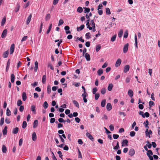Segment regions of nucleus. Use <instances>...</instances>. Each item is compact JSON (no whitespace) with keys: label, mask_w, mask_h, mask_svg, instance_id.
<instances>
[{"label":"nucleus","mask_w":160,"mask_h":160,"mask_svg":"<svg viewBox=\"0 0 160 160\" xmlns=\"http://www.w3.org/2000/svg\"><path fill=\"white\" fill-rule=\"evenodd\" d=\"M129 44L128 43H127L124 46L123 48V52L124 53H126L128 49Z\"/></svg>","instance_id":"nucleus-1"},{"label":"nucleus","mask_w":160,"mask_h":160,"mask_svg":"<svg viewBox=\"0 0 160 160\" xmlns=\"http://www.w3.org/2000/svg\"><path fill=\"white\" fill-rule=\"evenodd\" d=\"M15 48V45L14 44H12L11 45L10 48V54H12Z\"/></svg>","instance_id":"nucleus-2"},{"label":"nucleus","mask_w":160,"mask_h":160,"mask_svg":"<svg viewBox=\"0 0 160 160\" xmlns=\"http://www.w3.org/2000/svg\"><path fill=\"white\" fill-rule=\"evenodd\" d=\"M135 152L134 149H131L129 151L128 154L131 156H133L135 154Z\"/></svg>","instance_id":"nucleus-3"},{"label":"nucleus","mask_w":160,"mask_h":160,"mask_svg":"<svg viewBox=\"0 0 160 160\" xmlns=\"http://www.w3.org/2000/svg\"><path fill=\"white\" fill-rule=\"evenodd\" d=\"M7 30L6 29H4L1 35V37L2 38H4L6 37L7 35Z\"/></svg>","instance_id":"nucleus-4"},{"label":"nucleus","mask_w":160,"mask_h":160,"mask_svg":"<svg viewBox=\"0 0 160 160\" xmlns=\"http://www.w3.org/2000/svg\"><path fill=\"white\" fill-rule=\"evenodd\" d=\"M121 60L120 59L118 58L117 59L115 64V67H118L121 64Z\"/></svg>","instance_id":"nucleus-5"},{"label":"nucleus","mask_w":160,"mask_h":160,"mask_svg":"<svg viewBox=\"0 0 160 160\" xmlns=\"http://www.w3.org/2000/svg\"><path fill=\"white\" fill-rule=\"evenodd\" d=\"M130 67L129 65H126L124 68L123 72L124 73L127 72L129 70Z\"/></svg>","instance_id":"nucleus-6"},{"label":"nucleus","mask_w":160,"mask_h":160,"mask_svg":"<svg viewBox=\"0 0 160 160\" xmlns=\"http://www.w3.org/2000/svg\"><path fill=\"white\" fill-rule=\"evenodd\" d=\"M32 17V14L31 13L29 15V16L28 17V18L27 19L26 23V24L27 25H28L29 24V23H30V22L31 21V19Z\"/></svg>","instance_id":"nucleus-7"},{"label":"nucleus","mask_w":160,"mask_h":160,"mask_svg":"<svg viewBox=\"0 0 160 160\" xmlns=\"http://www.w3.org/2000/svg\"><path fill=\"white\" fill-rule=\"evenodd\" d=\"M128 141L127 139H125L123 140L122 142V146H128Z\"/></svg>","instance_id":"nucleus-8"},{"label":"nucleus","mask_w":160,"mask_h":160,"mask_svg":"<svg viewBox=\"0 0 160 160\" xmlns=\"http://www.w3.org/2000/svg\"><path fill=\"white\" fill-rule=\"evenodd\" d=\"M106 108H107V110L108 111H109L112 109V106L110 103H107V106H106Z\"/></svg>","instance_id":"nucleus-9"},{"label":"nucleus","mask_w":160,"mask_h":160,"mask_svg":"<svg viewBox=\"0 0 160 160\" xmlns=\"http://www.w3.org/2000/svg\"><path fill=\"white\" fill-rule=\"evenodd\" d=\"M86 136L88 137L92 141H93L94 138L88 132L86 134Z\"/></svg>","instance_id":"nucleus-10"},{"label":"nucleus","mask_w":160,"mask_h":160,"mask_svg":"<svg viewBox=\"0 0 160 160\" xmlns=\"http://www.w3.org/2000/svg\"><path fill=\"white\" fill-rule=\"evenodd\" d=\"M84 57L87 61H89L90 60V55L88 53L85 54Z\"/></svg>","instance_id":"nucleus-11"},{"label":"nucleus","mask_w":160,"mask_h":160,"mask_svg":"<svg viewBox=\"0 0 160 160\" xmlns=\"http://www.w3.org/2000/svg\"><path fill=\"white\" fill-rule=\"evenodd\" d=\"M32 139L34 141H35L37 139V136L36 133L33 132L32 135Z\"/></svg>","instance_id":"nucleus-12"},{"label":"nucleus","mask_w":160,"mask_h":160,"mask_svg":"<svg viewBox=\"0 0 160 160\" xmlns=\"http://www.w3.org/2000/svg\"><path fill=\"white\" fill-rule=\"evenodd\" d=\"M35 67H34V71L35 72H36L37 71L38 69V62L37 61H36L35 62Z\"/></svg>","instance_id":"nucleus-13"},{"label":"nucleus","mask_w":160,"mask_h":160,"mask_svg":"<svg viewBox=\"0 0 160 160\" xmlns=\"http://www.w3.org/2000/svg\"><path fill=\"white\" fill-rule=\"evenodd\" d=\"M128 94L130 97L132 98L133 95V92L131 89L129 90L128 92Z\"/></svg>","instance_id":"nucleus-14"},{"label":"nucleus","mask_w":160,"mask_h":160,"mask_svg":"<svg viewBox=\"0 0 160 160\" xmlns=\"http://www.w3.org/2000/svg\"><path fill=\"white\" fill-rule=\"evenodd\" d=\"M27 98V94L25 92H23L22 93V98L24 101H25Z\"/></svg>","instance_id":"nucleus-15"},{"label":"nucleus","mask_w":160,"mask_h":160,"mask_svg":"<svg viewBox=\"0 0 160 160\" xmlns=\"http://www.w3.org/2000/svg\"><path fill=\"white\" fill-rule=\"evenodd\" d=\"M86 94H85V93H83L82 95V96L83 97L84 102L85 103L87 102L88 101L86 98V97H87Z\"/></svg>","instance_id":"nucleus-16"},{"label":"nucleus","mask_w":160,"mask_h":160,"mask_svg":"<svg viewBox=\"0 0 160 160\" xmlns=\"http://www.w3.org/2000/svg\"><path fill=\"white\" fill-rule=\"evenodd\" d=\"M18 127L14 128L12 131V133L14 134L17 133L18 132Z\"/></svg>","instance_id":"nucleus-17"},{"label":"nucleus","mask_w":160,"mask_h":160,"mask_svg":"<svg viewBox=\"0 0 160 160\" xmlns=\"http://www.w3.org/2000/svg\"><path fill=\"white\" fill-rule=\"evenodd\" d=\"M84 25L83 24H82L81 25L80 27H77V31L78 32H80L84 28Z\"/></svg>","instance_id":"nucleus-18"},{"label":"nucleus","mask_w":160,"mask_h":160,"mask_svg":"<svg viewBox=\"0 0 160 160\" xmlns=\"http://www.w3.org/2000/svg\"><path fill=\"white\" fill-rule=\"evenodd\" d=\"M31 110L34 113H36L35 109V106L34 105H32L31 106Z\"/></svg>","instance_id":"nucleus-19"},{"label":"nucleus","mask_w":160,"mask_h":160,"mask_svg":"<svg viewBox=\"0 0 160 160\" xmlns=\"http://www.w3.org/2000/svg\"><path fill=\"white\" fill-rule=\"evenodd\" d=\"M7 128H8L7 126L5 127L4 129L2 130V133L4 135H6L7 134Z\"/></svg>","instance_id":"nucleus-20"},{"label":"nucleus","mask_w":160,"mask_h":160,"mask_svg":"<svg viewBox=\"0 0 160 160\" xmlns=\"http://www.w3.org/2000/svg\"><path fill=\"white\" fill-rule=\"evenodd\" d=\"M38 121L37 120H35L33 122V128H36L38 125Z\"/></svg>","instance_id":"nucleus-21"},{"label":"nucleus","mask_w":160,"mask_h":160,"mask_svg":"<svg viewBox=\"0 0 160 160\" xmlns=\"http://www.w3.org/2000/svg\"><path fill=\"white\" fill-rule=\"evenodd\" d=\"M7 148L6 146L3 145L2 146V151L3 153H5L7 151Z\"/></svg>","instance_id":"nucleus-22"},{"label":"nucleus","mask_w":160,"mask_h":160,"mask_svg":"<svg viewBox=\"0 0 160 160\" xmlns=\"http://www.w3.org/2000/svg\"><path fill=\"white\" fill-rule=\"evenodd\" d=\"M46 75H44L43 76L42 79V83L43 84H44L46 83Z\"/></svg>","instance_id":"nucleus-23"},{"label":"nucleus","mask_w":160,"mask_h":160,"mask_svg":"<svg viewBox=\"0 0 160 160\" xmlns=\"http://www.w3.org/2000/svg\"><path fill=\"white\" fill-rule=\"evenodd\" d=\"M103 71L102 69L101 68L99 69L97 72L98 75L99 76L101 75L103 73Z\"/></svg>","instance_id":"nucleus-24"},{"label":"nucleus","mask_w":160,"mask_h":160,"mask_svg":"<svg viewBox=\"0 0 160 160\" xmlns=\"http://www.w3.org/2000/svg\"><path fill=\"white\" fill-rule=\"evenodd\" d=\"M73 104L77 108H79V105L78 103L75 100H74L72 101Z\"/></svg>","instance_id":"nucleus-25"},{"label":"nucleus","mask_w":160,"mask_h":160,"mask_svg":"<svg viewBox=\"0 0 160 160\" xmlns=\"http://www.w3.org/2000/svg\"><path fill=\"white\" fill-rule=\"evenodd\" d=\"M15 76L13 73L11 74V80L12 83L14 82V81Z\"/></svg>","instance_id":"nucleus-26"},{"label":"nucleus","mask_w":160,"mask_h":160,"mask_svg":"<svg viewBox=\"0 0 160 160\" xmlns=\"http://www.w3.org/2000/svg\"><path fill=\"white\" fill-rule=\"evenodd\" d=\"M113 87V85L112 83H110L109 84L108 88V89L109 91H111Z\"/></svg>","instance_id":"nucleus-27"},{"label":"nucleus","mask_w":160,"mask_h":160,"mask_svg":"<svg viewBox=\"0 0 160 160\" xmlns=\"http://www.w3.org/2000/svg\"><path fill=\"white\" fill-rule=\"evenodd\" d=\"M106 100L104 99L101 102V106L102 107H105L106 104Z\"/></svg>","instance_id":"nucleus-28"},{"label":"nucleus","mask_w":160,"mask_h":160,"mask_svg":"<svg viewBox=\"0 0 160 160\" xmlns=\"http://www.w3.org/2000/svg\"><path fill=\"white\" fill-rule=\"evenodd\" d=\"M8 51H6L4 52L3 54V57L4 58H6L8 57Z\"/></svg>","instance_id":"nucleus-29"},{"label":"nucleus","mask_w":160,"mask_h":160,"mask_svg":"<svg viewBox=\"0 0 160 160\" xmlns=\"http://www.w3.org/2000/svg\"><path fill=\"white\" fill-rule=\"evenodd\" d=\"M101 46L100 44L97 45L96 48V50L97 52H98L100 49Z\"/></svg>","instance_id":"nucleus-30"},{"label":"nucleus","mask_w":160,"mask_h":160,"mask_svg":"<svg viewBox=\"0 0 160 160\" xmlns=\"http://www.w3.org/2000/svg\"><path fill=\"white\" fill-rule=\"evenodd\" d=\"M147 155L148 156L152 155H153V153L152 150H149L148 151Z\"/></svg>","instance_id":"nucleus-31"},{"label":"nucleus","mask_w":160,"mask_h":160,"mask_svg":"<svg viewBox=\"0 0 160 160\" xmlns=\"http://www.w3.org/2000/svg\"><path fill=\"white\" fill-rule=\"evenodd\" d=\"M84 9V13H88L90 11V9L89 8H87L86 7L83 8Z\"/></svg>","instance_id":"nucleus-32"},{"label":"nucleus","mask_w":160,"mask_h":160,"mask_svg":"<svg viewBox=\"0 0 160 160\" xmlns=\"http://www.w3.org/2000/svg\"><path fill=\"white\" fill-rule=\"evenodd\" d=\"M6 21V18L5 17L2 20L1 23V25L2 26H3L4 24H5V22Z\"/></svg>","instance_id":"nucleus-33"},{"label":"nucleus","mask_w":160,"mask_h":160,"mask_svg":"<svg viewBox=\"0 0 160 160\" xmlns=\"http://www.w3.org/2000/svg\"><path fill=\"white\" fill-rule=\"evenodd\" d=\"M20 8V5L19 4H18L17 5V7L15 8V11L16 12H17L19 10Z\"/></svg>","instance_id":"nucleus-34"},{"label":"nucleus","mask_w":160,"mask_h":160,"mask_svg":"<svg viewBox=\"0 0 160 160\" xmlns=\"http://www.w3.org/2000/svg\"><path fill=\"white\" fill-rule=\"evenodd\" d=\"M145 134L147 136H148L149 138H150V134L148 132V128L146 129L145 131Z\"/></svg>","instance_id":"nucleus-35"},{"label":"nucleus","mask_w":160,"mask_h":160,"mask_svg":"<svg viewBox=\"0 0 160 160\" xmlns=\"http://www.w3.org/2000/svg\"><path fill=\"white\" fill-rule=\"evenodd\" d=\"M48 105L47 102L46 101H45L43 105V106L44 107L45 109H46L48 108Z\"/></svg>","instance_id":"nucleus-36"},{"label":"nucleus","mask_w":160,"mask_h":160,"mask_svg":"<svg viewBox=\"0 0 160 160\" xmlns=\"http://www.w3.org/2000/svg\"><path fill=\"white\" fill-rule=\"evenodd\" d=\"M85 36H86V38L88 39L91 38V34L90 32H88L86 34Z\"/></svg>","instance_id":"nucleus-37"},{"label":"nucleus","mask_w":160,"mask_h":160,"mask_svg":"<svg viewBox=\"0 0 160 160\" xmlns=\"http://www.w3.org/2000/svg\"><path fill=\"white\" fill-rule=\"evenodd\" d=\"M6 114L7 116H10L11 115V112L8 108L7 109Z\"/></svg>","instance_id":"nucleus-38"},{"label":"nucleus","mask_w":160,"mask_h":160,"mask_svg":"<svg viewBox=\"0 0 160 160\" xmlns=\"http://www.w3.org/2000/svg\"><path fill=\"white\" fill-rule=\"evenodd\" d=\"M27 125V123L26 122V121H24L22 123V128L24 129L25 128H26Z\"/></svg>","instance_id":"nucleus-39"},{"label":"nucleus","mask_w":160,"mask_h":160,"mask_svg":"<svg viewBox=\"0 0 160 160\" xmlns=\"http://www.w3.org/2000/svg\"><path fill=\"white\" fill-rule=\"evenodd\" d=\"M123 34V30L122 29L120 30V32L118 33V37L119 38H121L122 37Z\"/></svg>","instance_id":"nucleus-40"},{"label":"nucleus","mask_w":160,"mask_h":160,"mask_svg":"<svg viewBox=\"0 0 160 160\" xmlns=\"http://www.w3.org/2000/svg\"><path fill=\"white\" fill-rule=\"evenodd\" d=\"M48 67H49L51 70H54L53 67L52 66V64L50 62H48Z\"/></svg>","instance_id":"nucleus-41"},{"label":"nucleus","mask_w":160,"mask_h":160,"mask_svg":"<svg viewBox=\"0 0 160 160\" xmlns=\"http://www.w3.org/2000/svg\"><path fill=\"white\" fill-rule=\"evenodd\" d=\"M77 12H78L81 13L83 11L82 8L81 7H79L77 8Z\"/></svg>","instance_id":"nucleus-42"},{"label":"nucleus","mask_w":160,"mask_h":160,"mask_svg":"<svg viewBox=\"0 0 160 160\" xmlns=\"http://www.w3.org/2000/svg\"><path fill=\"white\" fill-rule=\"evenodd\" d=\"M106 12L107 14H111V12L109 8H106Z\"/></svg>","instance_id":"nucleus-43"},{"label":"nucleus","mask_w":160,"mask_h":160,"mask_svg":"<svg viewBox=\"0 0 160 160\" xmlns=\"http://www.w3.org/2000/svg\"><path fill=\"white\" fill-rule=\"evenodd\" d=\"M117 36V35L116 34L113 35L111 38V41L112 42H114Z\"/></svg>","instance_id":"nucleus-44"},{"label":"nucleus","mask_w":160,"mask_h":160,"mask_svg":"<svg viewBox=\"0 0 160 160\" xmlns=\"http://www.w3.org/2000/svg\"><path fill=\"white\" fill-rule=\"evenodd\" d=\"M51 87L49 85H48V86L47 87V92L48 93V94L50 93L51 92Z\"/></svg>","instance_id":"nucleus-45"},{"label":"nucleus","mask_w":160,"mask_h":160,"mask_svg":"<svg viewBox=\"0 0 160 160\" xmlns=\"http://www.w3.org/2000/svg\"><path fill=\"white\" fill-rule=\"evenodd\" d=\"M50 18V14H48L45 17V20L46 21L48 20Z\"/></svg>","instance_id":"nucleus-46"},{"label":"nucleus","mask_w":160,"mask_h":160,"mask_svg":"<svg viewBox=\"0 0 160 160\" xmlns=\"http://www.w3.org/2000/svg\"><path fill=\"white\" fill-rule=\"evenodd\" d=\"M95 94V98L96 100H97L99 98L100 95L98 93H97Z\"/></svg>","instance_id":"nucleus-47"},{"label":"nucleus","mask_w":160,"mask_h":160,"mask_svg":"<svg viewBox=\"0 0 160 160\" xmlns=\"http://www.w3.org/2000/svg\"><path fill=\"white\" fill-rule=\"evenodd\" d=\"M4 122V118H2L0 121V125L2 126Z\"/></svg>","instance_id":"nucleus-48"},{"label":"nucleus","mask_w":160,"mask_h":160,"mask_svg":"<svg viewBox=\"0 0 160 160\" xmlns=\"http://www.w3.org/2000/svg\"><path fill=\"white\" fill-rule=\"evenodd\" d=\"M22 104V102L21 100H18L17 102V105L18 106H20Z\"/></svg>","instance_id":"nucleus-49"},{"label":"nucleus","mask_w":160,"mask_h":160,"mask_svg":"<svg viewBox=\"0 0 160 160\" xmlns=\"http://www.w3.org/2000/svg\"><path fill=\"white\" fill-rule=\"evenodd\" d=\"M106 92V89L105 88H102L101 90V93L103 95Z\"/></svg>","instance_id":"nucleus-50"},{"label":"nucleus","mask_w":160,"mask_h":160,"mask_svg":"<svg viewBox=\"0 0 160 160\" xmlns=\"http://www.w3.org/2000/svg\"><path fill=\"white\" fill-rule=\"evenodd\" d=\"M63 23V21L62 19H60L59 21V23L58 24V26H60L62 25V24Z\"/></svg>","instance_id":"nucleus-51"},{"label":"nucleus","mask_w":160,"mask_h":160,"mask_svg":"<svg viewBox=\"0 0 160 160\" xmlns=\"http://www.w3.org/2000/svg\"><path fill=\"white\" fill-rule=\"evenodd\" d=\"M58 121L60 123L64 122L65 123L66 122V121L64 120V119L62 118H60L58 119Z\"/></svg>","instance_id":"nucleus-52"},{"label":"nucleus","mask_w":160,"mask_h":160,"mask_svg":"<svg viewBox=\"0 0 160 160\" xmlns=\"http://www.w3.org/2000/svg\"><path fill=\"white\" fill-rule=\"evenodd\" d=\"M90 24L92 26V27H95V23L94 22L93 20H92L91 21Z\"/></svg>","instance_id":"nucleus-53"},{"label":"nucleus","mask_w":160,"mask_h":160,"mask_svg":"<svg viewBox=\"0 0 160 160\" xmlns=\"http://www.w3.org/2000/svg\"><path fill=\"white\" fill-rule=\"evenodd\" d=\"M58 153L59 155V157L60 158H61L62 159V153L60 151H58Z\"/></svg>","instance_id":"nucleus-54"},{"label":"nucleus","mask_w":160,"mask_h":160,"mask_svg":"<svg viewBox=\"0 0 160 160\" xmlns=\"http://www.w3.org/2000/svg\"><path fill=\"white\" fill-rule=\"evenodd\" d=\"M135 134V132L134 131H131L130 133V135L132 137L134 136Z\"/></svg>","instance_id":"nucleus-55"},{"label":"nucleus","mask_w":160,"mask_h":160,"mask_svg":"<svg viewBox=\"0 0 160 160\" xmlns=\"http://www.w3.org/2000/svg\"><path fill=\"white\" fill-rule=\"evenodd\" d=\"M119 135L116 134H113V138L115 139H117L119 137Z\"/></svg>","instance_id":"nucleus-56"},{"label":"nucleus","mask_w":160,"mask_h":160,"mask_svg":"<svg viewBox=\"0 0 160 160\" xmlns=\"http://www.w3.org/2000/svg\"><path fill=\"white\" fill-rule=\"evenodd\" d=\"M128 31H127L125 32L124 33L123 37L124 38H126L128 37Z\"/></svg>","instance_id":"nucleus-57"},{"label":"nucleus","mask_w":160,"mask_h":160,"mask_svg":"<svg viewBox=\"0 0 160 160\" xmlns=\"http://www.w3.org/2000/svg\"><path fill=\"white\" fill-rule=\"evenodd\" d=\"M109 128L111 131H113L114 129V127L113 125L111 124L109 126Z\"/></svg>","instance_id":"nucleus-58"},{"label":"nucleus","mask_w":160,"mask_h":160,"mask_svg":"<svg viewBox=\"0 0 160 160\" xmlns=\"http://www.w3.org/2000/svg\"><path fill=\"white\" fill-rule=\"evenodd\" d=\"M24 109V107L23 106L21 105L20 106L19 110L21 112H22Z\"/></svg>","instance_id":"nucleus-59"},{"label":"nucleus","mask_w":160,"mask_h":160,"mask_svg":"<svg viewBox=\"0 0 160 160\" xmlns=\"http://www.w3.org/2000/svg\"><path fill=\"white\" fill-rule=\"evenodd\" d=\"M154 105V102L152 101H150L149 102V106L150 107H151L152 106H153Z\"/></svg>","instance_id":"nucleus-60"},{"label":"nucleus","mask_w":160,"mask_h":160,"mask_svg":"<svg viewBox=\"0 0 160 160\" xmlns=\"http://www.w3.org/2000/svg\"><path fill=\"white\" fill-rule=\"evenodd\" d=\"M97 91V89L96 88H94L92 89V93L94 94H96V92Z\"/></svg>","instance_id":"nucleus-61"},{"label":"nucleus","mask_w":160,"mask_h":160,"mask_svg":"<svg viewBox=\"0 0 160 160\" xmlns=\"http://www.w3.org/2000/svg\"><path fill=\"white\" fill-rule=\"evenodd\" d=\"M27 38H28L27 36H25L23 37L21 40V42H22L26 40V39H27Z\"/></svg>","instance_id":"nucleus-62"},{"label":"nucleus","mask_w":160,"mask_h":160,"mask_svg":"<svg viewBox=\"0 0 160 160\" xmlns=\"http://www.w3.org/2000/svg\"><path fill=\"white\" fill-rule=\"evenodd\" d=\"M5 122L7 124H9L10 122L9 119L8 118H6L5 120Z\"/></svg>","instance_id":"nucleus-63"},{"label":"nucleus","mask_w":160,"mask_h":160,"mask_svg":"<svg viewBox=\"0 0 160 160\" xmlns=\"http://www.w3.org/2000/svg\"><path fill=\"white\" fill-rule=\"evenodd\" d=\"M55 121V119L54 118H51L50 120V122L51 123H53Z\"/></svg>","instance_id":"nucleus-64"}]
</instances>
